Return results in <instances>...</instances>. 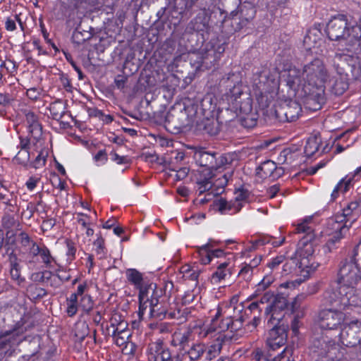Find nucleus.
I'll return each mask as SVG.
<instances>
[{
    "mask_svg": "<svg viewBox=\"0 0 361 361\" xmlns=\"http://www.w3.org/2000/svg\"><path fill=\"white\" fill-rule=\"evenodd\" d=\"M360 280L361 267L350 262L348 258L342 260L336 281L324 293V305L343 310L361 307V291L356 288Z\"/></svg>",
    "mask_w": 361,
    "mask_h": 361,
    "instance_id": "nucleus-1",
    "label": "nucleus"
},
{
    "mask_svg": "<svg viewBox=\"0 0 361 361\" xmlns=\"http://www.w3.org/2000/svg\"><path fill=\"white\" fill-rule=\"evenodd\" d=\"M303 85L302 94L307 97V102H312L314 109L320 108L324 100V83L329 78L328 71L319 59H315L303 68Z\"/></svg>",
    "mask_w": 361,
    "mask_h": 361,
    "instance_id": "nucleus-2",
    "label": "nucleus"
},
{
    "mask_svg": "<svg viewBox=\"0 0 361 361\" xmlns=\"http://www.w3.org/2000/svg\"><path fill=\"white\" fill-rule=\"evenodd\" d=\"M326 32L329 39L338 42L348 51L360 46L361 27L357 24L349 25L344 15L332 18L326 25Z\"/></svg>",
    "mask_w": 361,
    "mask_h": 361,
    "instance_id": "nucleus-3",
    "label": "nucleus"
},
{
    "mask_svg": "<svg viewBox=\"0 0 361 361\" xmlns=\"http://www.w3.org/2000/svg\"><path fill=\"white\" fill-rule=\"evenodd\" d=\"M298 233H305L307 235L300 240V247L298 250V254L300 257L299 268L305 277L314 272L319 266V263L315 260L314 252L315 245L312 241L313 235L312 229L307 225V221L298 224L297 227Z\"/></svg>",
    "mask_w": 361,
    "mask_h": 361,
    "instance_id": "nucleus-4",
    "label": "nucleus"
},
{
    "mask_svg": "<svg viewBox=\"0 0 361 361\" xmlns=\"http://www.w3.org/2000/svg\"><path fill=\"white\" fill-rule=\"evenodd\" d=\"M353 49L348 53L336 52L332 59V65L340 76L361 78V61L353 54Z\"/></svg>",
    "mask_w": 361,
    "mask_h": 361,
    "instance_id": "nucleus-5",
    "label": "nucleus"
},
{
    "mask_svg": "<svg viewBox=\"0 0 361 361\" xmlns=\"http://www.w3.org/2000/svg\"><path fill=\"white\" fill-rule=\"evenodd\" d=\"M310 350L317 358L339 354V348L329 336L323 333L314 334L311 338Z\"/></svg>",
    "mask_w": 361,
    "mask_h": 361,
    "instance_id": "nucleus-6",
    "label": "nucleus"
},
{
    "mask_svg": "<svg viewBox=\"0 0 361 361\" xmlns=\"http://www.w3.org/2000/svg\"><path fill=\"white\" fill-rule=\"evenodd\" d=\"M301 111V106L298 102L288 99L276 107L275 114L281 121L293 122L299 118Z\"/></svg>",
    "mask_w": 361,
    "mask_h": 361,
    "instance_id": "nucleus-7",
    "label": "nucleus"
},
{
    "mask_svg": "<svg viewBox=\"0 0 361 361\" xmlns=\"http://www.w3.org/2000/svg\"><path fill=\"white\" fill-rule=\"evenodd\" d=\"M336 310L326 309L320 311L319 314V324L323 329H336L344 321L343 309L333 306Z\"/></svg>",
    "mask_w": 361,
    "mask_h": 361,
    "instance_id": "nucleus-8",
    "label": "nucleus"
},
{
    "mask_svg": "<svg viewBox=\"0 0 361 361\" xmlns=\"http://www.w3.org/2000/svg\"><path fill=\"white\" fill-rule=\"evenodd\" d=\"M256 12L252 4L244 2L238 7L237 11H233L231 14L233 20L238 24L237 28L241 29L255 18Z\"/></svg>",
    "mask_w": 361,
    "mask_h": 361,
    "instance_id": "nucleus-9",
    "label": "nucleus"
},
{
    "mask_svg": "<svg viewBox=\"0 0 361 361\" xmlns=\"http://www.w3.org/2000/svg\"><path fill=\"white\" fill-rule=\"evenodd\" d=\"M126 276L128 281L136 288L139 289V293L155 289L157 288L155 283L145 281L143 274L135 269H127Z\"/></svg>",
    "mask_w": 361,
    "mask_h": 361,
    "instance_id": "nucleus-10",
    "label": "nucleus"
},
{
    "mask_svg": "<svg viewBox=\"0 0 361 361\" xmlns=\"http://www.w3.org/2000/svg\"><path fill=\"white\" fill-rule=\"evenodd\" d=\"M287 85L293 90L296 94H298L300 97L304 99V102L307 104H310L312 102H307V97L305 95L302 94V89L303 83H302V80L300 78V70L293 68H290L286 75L285 79Z\"/></svg>",
    "mask_w": 361,
    "mask_h": 361,
    "instance_id": "nucleus-11",
    "label": "nucleus"
},
{
    "mask_svg": "<svg viewBox=\"0 0 361 361\" xmlns=\"http://www.w3.org/2000/svg\"><path fill=\"white\" fill-rule=\"evenodd\" d=\"M22 333L19 329L13 328L3 332L0 336V360L13 347L16 337Z\"/></svg>",
    "mask_w": 361,
    "mask_h": 361,
    "instance_id": "nucleus-12",
    "label": "nucleus"
},
{
    "mask_svg": "<svg viewBox=\"0 0 361 361\" xmlns=\"http://www.w3.org/2000/svg\"><path fill=\"white\" fill-rule=\"evenodd\" d=\"M288 305V300L286 297L282 295H277L274 297L271 305H268L265 310V314L267 317H269V322L276 320L278 322L281 321V317H274L277 314V311L283 310Z\"/></svg>",
    "mask_w": 361,
    "mask_h": 361,
    "instance_id": "nucleus-13",
    "label": "nucleus"
},
{
    "mask_svg": "<svg viewBox=\"0 0 361 361\" xmlns=\"http://www.w3.org/2000/svg\"><path fill=\"white\" fill-rule=\"evenodd\" d=\"M215 153L209 152L202 149L197 150L194 154L195 162L209 171L210 178L212 176V167L215 164Z\"/></svg>",
    "mask_w": 361,
    "mask_h": 361,
    "instance_id": "nucleus-14",
    "label": "nucleus"
},
{
    "mask_svg": "<svg viewBox=\"0 0 361 361\" xmlns=\"http://www.w3.org/2000/svg\"><path fill=\"white\" fill-rule=\"evenodd\" d=\"M192 332L189 330L185 331H176L173 334L171 345L178 347V353H181L187 350L191 341Z\"/></svg>",
    "mask_w": 361,
    "mask_h": 361,
    "instance_id": "nucleus-15",
    "label": "nucleus"
},
{
    "mask_svg": "<svg viewBox=\"0 0 361 361\" xmlns=\"http://www.w3.org/2000/svg\"><path fill=\"white\" fill-rule=\"evenodd\" d=\"M200 130L205 133L214 136L217 135L221 130V124L217 118L214 117L205 118L198 124Z\"/></svg>",
    "mask_w": 361,
    "mask_h": 361,
    "instance_id": "nucleus-16",
    "label": "nucleus"
},
{
    "mask_svg": "<svg viewBox=\"0 0 361 361\" xmlns=\"http://www.w3.org/2000/svg\"><path fill=\"white\" fill-rule=\"evenodd\" d=\"M206 351L204 344L202 343H193L189 349L179 353L183 355V361L188 357L190 361H197L200 359Z\"/></svg>",
    "mask_w": 361,
    "mask_h": 361,
    "instance_id": "nucleus-17",
    "label": "nucleus"
},
{
    "mask_svg": "<svg viewBox=\"0 0 361 361\" xmlns=\"http://www.w3.org/2000/svg\"><path fill=\"white\" fill-rule=\"evenodd\" d=\"M352 79L351 78H345V76H340L339 78L329 80V86L331 92L336 95H341L348 88V80Z\"/></svg>",
    "mask_w": 361,
    "mask_h": 361,
    "instance_id": "nucleus-18",
    "label": "nucleus"
},
{
    "mask_svg": "<svg viewBox=\"0 0 361 361\" xmlns=\"http://www.w3.org/2000/svg\"><path fill=\"white\" fill-rule=\"evenodd\" d=\"M297 255H298L297 253ZM298 262H295V259H290V262H286L283 266V271L285 274H288L292 272L293 269L295 270L298 273L300 274V278L295 279L294 281L291 282V284H293L294 283H296L298 285L300 284L303 281H305L306 279H308L310 276L305 277L302 272L301 269L299 268V263H300V257L298 255ZM310 275V274H309ZM290 283H287V286L290 287Z\"/></svg>",
    "mask_w": 361,
    "mask_h": 361,
    "instance_id": "nucleus-19",
    "label": "nucleus"
},
{
    "mask_svg": "<svg viewBox=\"0 0 361 361\" xmlns=\"http://www.w3.org/2000/svg\"><path fill=\"white\" fill-rule=\"evenodd\" d=\"M149 350L154 351L157 354V357H154L155 361H169L173 357L170 350L168 348H163L161 342L152 343Z\"/></svg>",
    "mask_w": 361,
    "mask_h": 361,
    "instance_id": "nucleus-20",
    "label": "nucleus"
},
{
    "mask_svg": "<svg viewBox=\"0 0 361 361\" xmlns=\"http://www.w3.org/2000/svg\"><path fill=\"white\" fill-rule=\"evenodd\" d=\"M155 289H152L151 293H149V314L152 317H156L161 319L165 316V312L161 311L159 312V309L158 308L159 300H158V294L156 293Z\"/></svg>",
    "mask_w": 361,
    "mask_h": 361,
    "instance_id": "nucleus-21",
    "label": "nucleus"
},
{
    "mask_svg": "<svg viewBox=\"0 0 361 361\" xmlns=\"http://www.w3.org/2000/svg\"><path fill=\"white\" fill-rule=\"evenodd\" d=\"M275 170V162L271 160H267L264 161L256 169V176L260 178L266 179L271 177Z\"/></svg>",
    "mask_w": 361,
    "mask_h": 361,
    "instance_id": "nucleus-22",
    "label": "nucleus"
},
{
    "mask_svg": "<svg viewBox=\"0 0 361 361\" xmlns=\"http://www.w3.org/2000/svg\"><path fill=\"white\" fill-rule=\"evenodd\" d=\"M348 220L343 214H336L333 219H331L329 225L333 230H341V232H347L350 226H351L353 221L349 225L347 224Z\"/></svg>",
    "mask_w": 361,
    "mask_h": 361,
    "instance_id": "nucleus-23",
    "label": "nucleus"
},
{
    "mask_svg": "<svg viewBox=\"0 0 361 361\" xmlns=\"http://www.w3.org/2000/svg\"><path fill=\"white\" fill-rule=\"evenodd\" d=\"M321 142V137L319 135H315L310 137L304 149L306 156L310 157L314 155L318 151Z\"/></svg>",
    "mask_w": 361,
    "mask_h": 361,
    "instance_id": "nucleus-24",
    "label": "nucleus"
},
{
    "mask_svg": "<svg viewBox=\"0 0 361 361\" xmlns=\"http://www.w3.org/2000/svg\"><path fill=\"white\" fill-rule=\"evenodd\" d=\"M209 15L207 11L202 9L194 19L193 29L196 31H202L206 29L209 23Z\"/></svg>",
    "mask_w": 361,
    "mask_h": 361,
    "instance_id": "nucleus-25",
    "label": "nucleus"
},
{
    "mask_svg": "<svg viewBox=\"0 0 361 361\" xmlns=\"http://www.w3.org/2000/svg\"><path fill=\"white\" fill-rule=\"evenodd\" d=\"M228 265L227 262L219 265L216 271L212 274V280L214 283L220 282L231 277V273L230 269H227Z\"/></svg>",
    "mask_w": 361,
    "mask_h": 361,
    "instance_id": "nucleus-26",
    "label": "nucleus"
},
{
    "mask_svg": "<svg viewBox=\"0 0 361 361\" xmlns=\"http://www.w3.org/2000/svg\"><path fill=\"white\" fill-rule=\"evenodd\" d=\"M352 178H348V176L342 178L337 185L334 189L331 196V199L334 200L338 197V192H345L348 190L349 186L351 183Z\"/></svg>",
    "mask_w": 361,
    "mask_h": 361,
    "instance_id": "nucleus-27",
    "label": "nucleus"
},
{
    "mask_svg": "<svg viewBox=\"0 0 361 361\" xmlns=\"http://www.w3.org/2000/svg\"><path fill=\"white\" fill-rule=\"evenodd\" d=\"M65 106L61 102H55L50 104L49 111L52 118L60 120L65 114Z\"/></svg>",
    "mask_w": 361,
    "mask_h": 361,
    "instance_id": "nucleus-28",
    "label": "nucleus"
},
{
    "mask_svg": "<svg viewBox=\"0 0 361 361\" xmlns=\"http://www.w3.org/2000/svg\"><path fill=\"white\" fill-rule=\"evenodd\" d=\"M268 323L272 325L273 327L269 331L268 337L267 338V344L272 342L275 338H278V337L281 334V331H286L283 327L279 326L280 322L272 320V322L268 321Z\"/></svg>",
    "mask_w": 361,
    "mask_h": 361,
    "instance_id": "nucleus-29",
    "label": "nucleus"
},
{
    "mask_svg": "<svg viewBox=\"0 0 361 361\" xmlns=\"http://www.w3.org/2000/svg\"><path fill=\"white\" fill-rule=\"evenodd\" d=\"M152 290H149L147 291H142V293H139L138 299H139V315L142 316L146 310L149 308V293H151Z\"/></svg>",
    "mask_w": 361,
    "mask_h": 361,
    "instance_id": "nucleus-30",
    "label": "nucleus"
},
{
    "mask_svg": "<svg viewBox=\"0 0 361 361\" xmlns=\"http://www.w3.org/2000/svg\"><path fill=\"white\" fill-rule=\"evenodd\" d=\"M112 336L116 345L120 347L125 346V348H126L129 343L130 332H123L115 334H112Z\"/></svg>",
    "mask_w": 361,
    "mask_h": 361,
    "instance_id": "nucleus-31",
    "label": "nucleus"
},
{
    "mask_svg": "<svg viewBox=\"0 0 361 361\" xmlns=\"http://www.w3.org/2000/svg\"><path fill=\"white\" fill-rule=\"evenodd\" d=\"M216 207L221 214H226L231 212L234 207L233 204L226 201L225 199L220 198L216 202Z\"/></svg>",
    "mask_w": 361,
    "mask_h": 361,
    "instance_id": "nucleus-32",
    "label": "nucleus"
},
{
    "mask_svg": "<svg viewBox=\"0 0 361 361\" xmlns=\"http://www.w3.org/2000/svg\"><path fill=\"white\" fill-rule=\"evenodd\" d=\"M16 233L13 230L7 231L5 240V247H6V252H8L11 249H16Z\"/></svg>",
    "mask_w": 361,
    "mask_h": 361,
    "instance_id": "nucleus-33",
    "label": "nucleus"
},
{
    "mask_svg": "<svg viewBox=\"0 0 361 361\" xmlns=\"http://www.w3.org/2000/svg\"><path fill=\"white\" fill-rule=\"evenodd\" d=\"M281 334L278 338H275L274 341L267 344L271 349L274 350L285 345L287 338V333L286 331H281Z\"/></svg>",
    "mask_w": 361,
    "mask_h": 361,
    "instance_id": "nucleus-34",
    "label": "nucleus"
},
{
    "mask_svg": "<svg viewBox=\"0 0 361 361\" xmlns=\"http://www.w3.org/2000/svg\"><path fill=\"white\" fill-rule=\"evenodd\" d=\"M30 159L28 149H20L15 157V161L22 165H26Z\"/></svg>",
    "mask_w": 361,
    "mask_h": 361,
    "instance_id": "nucleus-35",
    "label": "nucleus"
},
{
    "mask_svg": "<svg viewBox=\"0 0 361 361\" xmlns=\"http://www.w3.org/2000/svg\"><path fill=\"white\" fill-rule=\"evenodd\" d=\"M28 130L32 137L37 140H39L42 135V128L39 122L28 126Z\"/></svg>",
    "mask_w": 361,
    "mask_h": 361,
    "instance_id": "nucleus-36",
    "label": "nucleus"
},
{
    "mask_svg": "<svg viewBox=\"0 0 361 361\" xmlns=\"http://www.w3.org/2000/svg\"><path fill=\"white\" fill-rule=\"evenodd\" d=\"M197 190L200 194H202L203 192L209 190L213 185V183L210 180V178H204L197 182Z\"/></svg>",
    "mask_w": 361,
    "mask_h": 361,
    "instance_id": "nucleus-37",
    "label": "nucleus"
},
{
    "mask_svg": "<svg viewBox=\"0 0 361 361\" xmlns=\"http://www.w3.org/2000/svg\"><path fill=\"white\" fill-rule=\"evenodd\" d=\"M209 245L206 244L203 245L200 250V255H202L201 261L204 264H209L212 260V254H210V250L209 249Z\"/></svg>",
    "mask_w": 361,
    "mask_h": 361,
    "instance_id": "nucleus-38",
    "label": "nucleus"
},
{
    "mask_svg": "<svg viewBox=\"0 0 361 361\" xmlns=\"http://www.w3.org/2000/svg\"><path fill=\"white\" fill-rule=\"evenodd\" d=\"M2 224L8 231L12 230L16 226L17 222L13 215L6 214L2 219Z\"/></svg>",
    "mask_w": 361,
    "mask_h": 361,
    "instance_id": "nucleus-39",
    "label": "nucleus"
},
{
    "mask_svg": "<svg viewBox=\"0 0 361 361\" xmlns=\"http://www.w3.org/2000/svg\"><path fill=\"white\" fill-rule=\"evenodd\" d=\"M212 100L210 95H207L202 99L200 106L203 111H208L209 112L214 111V106H213Z\"/></svg>",
    "mask_w": 361,
    "mask_h": 361,
    "instance_id": "nucleus-40",
    "label": "nucleus"
},
{
    "mask_svg": "<svg viewBox=\"0 0 361 361\" xmlns=\"http://www.w3.org/2000/svg\"><path fill=\"white\" fill-rule=\"evenodd\" d=\"M252 269L250 268L247 262L244 264V266L241 268L240 271L238 273V276L242 277L245 281H249L251 279L252 276Z\"/></svg>",
    "mask_w": 361,
    "mask_h": 361,
    "instance_id": "nucleus-41",
    "label": "nucleus"
},
{
    "mask_svg": "<svg viewBox=\"0 0 361 361\" xmlns=\"http://www.w3.org/2000/svg\"><path fill=\"white\" fill-rule=\"evenodd\" d=\"M292 154L293 151L290 148H285L279 154L277 160L280 164H284L292 158Z\"/></svg>",
    "mask_w": 361,
    "mask_h": 361,
    "instance_id": "nucleus-42",
    "label": "nucleus"
},
{
    "mask_svg": "<svg viewBox=\"0 0 361 361\" xmlns=\"http://www.w3.org/2000/svg\"><path fill=\"white\" fill-rule=\"evenodd\" d=\"M232 317L233 319H231V331H235L241 328L243 318V316L237 317L235 314L233 315Z\"/></svg>",
    "mask_w": 361,
    "mask_h": 361,
    "instance_id": "nucleus-43",
    "label": "nucleus"
},
{
    "mask_svg": "<svg viewBox=\"0 0 361 361\" xmlns=\"http://www.w3.org/2000/svg\"><path fill=\"white\" fill-rule=\"evenodd\" d=\"M94 245L96 247L95 251L100 258H102L105 255V249L104 246V240L102 238H97L94 242Z\"/></svg>",
    "mask_w": 361,
    "mask_h": 361,
    "instance_id": "nucleus-44",
    "label": "nucleus"
},
{
    "mask_svg": "<svg viewBox=\"0 0 361 361\" xmlns=\"http://www.w3.org/2000/svg\"><path fill=\"white\" fill-rule=\"evenodd\" d=\"M110 155L111 160L115 161L117 164H128L130 163V159L126 156H120L115 152H111Z\"/></svg>",
    "mask_w": 361,
    "mask_h": 361,
    "instance_id": "nucleus-45",
    "label": "nucleus"
},
{
    "mask_svg": "<svg viewBox=\"0 0 361 361\" xmlns=\"http://www.w3.org/2000/svg\"><path fill=\"white\" fill-rule=\"evenodd\" d=\"M90 38V36L84 37L82 32L75 30L72 35V39L74 43L78 44H80L85 42L87 39Z\"/></svg>",
    "mask_w": 361,
    "mask_h": 361,
    "instance_id": "nucleus-46",
    "label": "nucleus"
},
{
    "mask_svg": "<svg viewBox=\"0 0 361 361\" xmlns=\"http://www.w3.org/2000/svg\"><path fill=\"white\" fill-rule=\"evenodd\" d=\"M80 305L84 311H89L92 307V301L89 295H84L80 300Z\"/></svg>",
    "mask_w": 361,
    "mask_h": 361,
    "instance_id": "nucleus-47",
    "label": "nucleus"
},
{
    "mask_svg": "<svg viewBox=\"0 0 361 361\" xmlns=\"http://www.w3.org/2000/svg\"><path fill=\"white\" fill-rule=\"evenodd\" d=\"M123 332H130V331L128 329V323L123 319L114 328L112 334H121Z\"/></svg>",
    "mask_w": 361,
    "mask_h": 361,
    "instance_id": "nucleus-48",
    "label": "nucleus"
},
{
    "mask_svg": "<svg viewBox=\"0 0 361 361\" xmlns=\"http://www.w3.org/2000/svg\"><path fill=\"white\" fill-rule=\"evenodd\" d=\"M285 257L283 255L277 256L271 259L270 262L267 264V267L273 270L276 268L279 265L283 262Z\"/></svg>",
    "mask_w": 361,
    "mask_h": 361,
    "instance_id": "nucleus-49",
    "label": "nucleus"
},
{
    "mask_svg": "<svg viewBox=\"0 0 361 361\" xmlns=\"http://www.w3.org/2000/svg\"><path fill=\"white\" fill-rule=\"evenodd\" d=\"M42 261L47 265H49L51 263V259H52L50 252L49 249L46 247L42 248L41 252L39 253Z\"/></svg>",
    "mask_w": 361,
    "mask_h": 361,
    "instance_id": "nucleus-50",
    "label": "nucleus"
},
{
    "mask_svg": "<svg viewBox=\"0 0 361 361\" xmlns=\"http://www.w3.org/2000/svg\"><path fill=\"white\" fill-rule=\"evenodd\" d=\"M342 354L339 351V354H336V355H327L326 356L322 357L319 358H317L315 361H345V360L341 358Z\"/></svg>",
    "mask_w": 361,
    "mask_h": 361,
    "instance_id": "nucleus-51",
    "label": "nucleus"
},
{
    "mask_svg": "<svg viewBox=\"0 0 361 361\" xmlns=\"http://www.w3.org/2000/svg\"><path fill=\"white\" fill-rule=\"evenodd\" d=\"M222 348V343L221 342L217 341L216 343L212 344L207 352V354L211 355H213L215 357L218 355Z\"/></svg>",
    "mask_w": 361,
    "mask_h": 361,
    "instance_id": "nucleus-52",
    "label": "nucleus"
},
{
    "mask_svg": "<svg viewBox=\"0 0 361 361\" xmlns=\"http://www.w3.org/2000/svg\"><path fill=\"white\" fill-rule=\"evenodd\" d=\"M26 122L28 126L38 123L37 116L30 111H25Z\"/></svg>",
    "mask_w": 361,
    "mask_h": 361,
    "instance_id": "nucleus-53",
    "label": "nucleus"
},
{
    "mask_svg": "<svg viewBox=\"0 0 361 361\" xmlns=\"http://www.w3.org/2000/svg\"><path fill=\"white\" fill-rule=\"evenodd\" d=\"M200 272V269L192 268L188 274L185 275L184 278L191 281H197Z\"/></svg>",
    "mask_w": 361,
    "mask_h": 361,
    "instance_id": "nucleus-54",
    "label": "nucleus"
},
{
    "mask_svg": "<svg viewBox=\"0 0 361 361\" xmlns=\"http://www.w3.org/2000/svg\"><path fill=\"white\" fill-rule=\"evenodd\" d=\"M335 233L333 234L332 237L329 239V243H336L338 242L343 236L346 233V232H341V230H334Z\"/></svg>",
    "mask_w": 361,
    "mask_h": 361,
    "instance_id": "nucleus-55",
    "label": "nucleus"
},
{
    "mask_svg": "<svg viewBox=\"0 0 361 361\" xmlns=\"http://www.w3.org/2000/svg\"><path fill=\"white\" fill-rule=\"evenodd\" d=\"M51 183L54 187H57L60 188L61 190L64 189L65 188V183L64 181H62L61 178H59L57 176L54 175L51 180Z\"/></svg>",
    "mask_w": 361,
    "mask_h": 361,
    "instance_id": "nucleus-56",
    "label": "nucleus"
},
{
    "mask_svg": "<svg viewBox=\"0 0 361 361\" xmlns=\"http://www.w3.org/2000/svg\"><path fill=\"white\" fill-rule=\"evenodd\" d=\"M6 253L8 255L11 266H17L18 263L17 255L15 254V249H11L8 252Z\"/></svg>",
    "mask_w": 361,
    "mask_h": 361,
    "instance_id": "nucleus-57",
    "label": "nucleus"
},
{
    "mask_svg": "<svg viewBox=\"0 0 361 361\" xmlns=\"http://www.w3.org/2000/svg\"><path fill=\"white\" fill-rule=\"evenodd\" d=\"M61 82L63 87L68 92H71L72 86L71 84V81L67 77V75H62L61 78Z\"/></svg>",
    "mask_w": 361,
    "mask_h": 361,
    "instance_id": "nucleus-58",
    "label": "nucleus"
},
{
    "mask_svg": "<svg viewBox=\"0 0 361 361\" xmlns=\"http://www.w3.org/2000/svg\"><path fill=\"white\" fill-rule=\"evenodd\" d=\"M39 178L32 176L26 183L27 188L30 190H32L37 185V183L39 181Z\"/></svg>",
    "mask_w": 361,
    "mask_h": 361,
    "instance_id": "nucleus-59",
    "label": "nucleus"
},
{
    "mask_svg": "<svg viewBox=\"0 0 361 361\" xmlns=\"http://www.w3.org/2000/svg\"><path fill=\"white\" fill-rule=\"evenodd\" d=\"M10 273H11V277L13 279H15V280L19 279V278L20 276L19 264H18L17 266H11Z\"/></svg>",
    "mask_w": 361,
    "mask_h": 361,
    "instance_id": "nucleus-60",
    "label": "nucleus"
},
{
    "mask_svg": "<svg viewBox=\"0 0 361 361\" xmlns=\"http://www.w3.org/2000/svg\"><path fill=\"white\" fill-rule=\"evenodd\" d=\"M46 159L44 157H42L41 154H38L37 157L35 158L32 166L35 169H38L42 166H44L45 164Z\"/></svg>",
    "mask_w": 361,
    "mask_h": 361,
    "instance_id": "nucleus-61",
    "label": "nucleus"
},
{
    "mask_svg": "<svg viewBox=\"0 0 361 361\" xmlns=\"http://www.w3.org/2000/svg\"><path fill=\"white\" fill-rule=\"evenodd\" d=\"M189 169L187 167L180 168L178 171H177L176 178L178 180H182L185 178L188 174Z\"/></svg>",
    "mask_w": 361,
    "mask_h": 361,
    "instance_id": "nucleus-62",
    "label": "nucleus"
},
{
    "mask_svg": "<svg viewBox=\"0 0 361 361\" xmlns=\"http://www.w3.org/2000/svg\"><path fill=\"white\" fill-rule=\"evenodd\" d=\"M27 96L31 99H37L39 96V92L36 88H30L27 90Z\"/></svg>",
    "mask_w": 361,
    "mask_h": 361,
    "instance_id": "nucleus-63",
    "label": "nucleus"
},
{
    "mask_svg": "<svg viewBox=\"0 0 361 361\" xmlns=\"http://www.w3.org/2000/svg\"><path fill=\"white\" fill-rule=\"evenodd\" d=\"M6 29L8 31H13L16 30V22L15 20L8 18L5 23Z\"/></svg>",
    "mask_w": 361,
    "mask_h": 361,
    "instance_id": "nucleus-64",
    "label": "nucleus"
}]
</instances>
